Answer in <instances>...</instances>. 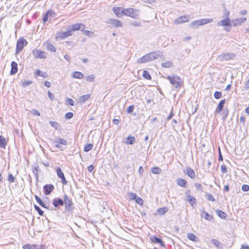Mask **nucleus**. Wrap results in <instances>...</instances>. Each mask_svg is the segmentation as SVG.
Listing matches in <instances>:
<instances>
[{"label":"nucleus","instance_id":"nucleus-39","mask_svg":"<svg viewBox=\"0 0 249 249\" xmlns=\"http://www.w3.org/2000/svg\"><path fill=\"white\" fill-rule=\"evenodd\" d=\"M173 65V63L170 61H167L164 63H162L161 65L163 68H170Z\"/></svg>","mask_w":249,"mask_h":249},{"label":"nucleus","instance_id":"nucleus-51","mask_svg":"<svg viewBox=\"0 0 249 249\" xmlns=\"http://www.w3.org/2000/svg\"><path fill=\"white\" fill-rule=\"evenodd\" d=\"M204 213H205L204 217L206 220L211 221L213 219V216L211 215H210L207 212H204Z\"/></svg>","mask_w":249,"mask_h":249},{"label":"nucleus","instance_id":"nucleus-23","mask_svg":"<svg viewBox=\"0 0 249 249\" xmlns=\"http://www.w3.org/2000/svg\"><path fill=\"white\" fill-rule=\"evenodd\" d=\"M72 33V31L70 29L66 32L61 33L59 36L61 39H64L67 37L71 36Z\"/></svg>","mask_w":249,"mask_h":249},{"label":"nucleus","instance_id":"nucleus-26","mask_svg":"<svg viewBox=\"0 0 249 249\" xmlns=\"http://www.w3.org/2000/svg\"><path fill=\"white\" fill-rule=\"evenodd\" d=\"M72 77L74 78L81 79L84 77V74L79 71H75L72 73Z\"/></svg>","mask_w":249,"mask_h":249},{"label":"nucleus","instance_id":"nucleus-16","mask_svg":"<svg viewBox=\"0 0 249 249\" xmlns=\"http://www.w3.org/2000/svg\"><path fill=\"white\" fill-rule=\"evenodd\" d=\"M71 27V30L72 32L73 31H77L78 30H81V29L85 28V26L83 24L76 23L72 25Z\"/></svg>","mask_w":249,"mask_h":249},{"label":"nucleus","instance_id":"nucleus-29","mask_svg":"<svg viewBox=\"0 0 249 249\" xmlns=\"http://www.w3.org/2000/svg\"><path fill=\"white\" fill-rule=\"evenodd\" d=\"M121 9H122L120 7H113L112 11L117 17L120 18L123 15V14H122V12L120 13Z\"/></svg>","mask_w":249,"mask_h":249},{"label":"nucleus","instance_id":"nucleus-31","mask_svg":"<svg viewBox=\"0 0 249 249\" xmlns=\"http://www.w3.org/2000/svg\"><path fill=\"white\" fill-rule=\"evenodd\" d=\"M135 141V138L133 136H128L125 140V143L128 144H132Z\"/></svg>","mask_w":249,"mask_h":249},{"label":"nucleus","instance_id":"nucleus-53","mask_svg":"<svg viewBox=\"0 0 249 249\" xmlns=\"http://www.w3.org/2000/svg\"><path fill=\"white\" fill-rule=\"evenodd\" d=\"M32 83V81L27 80L23 82L22 84V86L23 87H26V86H28L30 85H31Z\"/></svg>","mask_w":249,"mask_h":249},{"label":"nucleus","instance_id":"nucleus-37","mask_svg":"<svg viewBox=\"0 0 249 249\" xmlns=\"http://www.w3.org/2000/svg\"><path fill=\"white\" fill-rule=\"evenodd\" d=\"M47 49L48 50L52 52H56V48L54 47V46L52 44V43H49L47 45Z\"/></svg>","mask_w":249,"mask_h":249},{"label":"nucleus","instance_id":"nucleus-24","mask_svg":"<svg viewBox=\"0 0 249 249\" xmlns=\"http://www.w3.org/2000/svg\"><path fill=\"white\" fill-rule=\"evenodd\" d=\"M35 199L37 203L42 207L49 209V206H47L37 196H35Z\"/></svg>","mask_w":249,"mask_h":249},{"label":"nucleus","instance_id":"nucleus-57","mask_svg":"<svg viewBox=\"0 0 249 249\" xmlns=\"http://www.w3.org/2000/svg\"><path fill=\"white\" fill-rule=\"evenodd\" d=\"M135 200H136V202L138 204H139L140 205H142L143 204V200L141 198H140L139 197L136 196V198Z\"/></svg>","mask_w":249,"mask_h":249},{"label":"nucleus","instance_id":"nucleus-41","mask_svg":"<svg viewBox=\"0 0 249 249\" xmlns=\"http://www.w3.org/2000/svg\"><path fill=\"white\" fill-rule=\"evenodd\" d=\"M200 26L199 20H196L193 22H192L190 24V27H195V28H197L198 26Z\"/></svg>","mask_w":249,"mask_h":249},{"label":"nucleus","instance_id":"nucleus-7","mask_svg":"<svg viewBox=\"0 0 249 249\" xmlns=\"http://www.w3.org/2000/svg\"><path fill=\"white\" fill-rule=\"evenodd\" d=\"M64 204H65L66 210L68 211L70 210L73 204L71 199L69 198L66 195L64 196Z\"/></svg>","mask_w":249,"mask_h":249},{"label":"nucleus","instance_id":"nucleus-49","mask_svg":"<svg viewBox=\"0 0 249 249\" xmlns=\"http://www.w3.org/2000/svg\"><path fill=\"white\" fill-rule=\"evenodd\" d=\"M128 196L131 200H135L136 198L137 195L133 193H128Z\"/></svg>","mask_w":249,"mask_h":249},{"label":"nucleus","instance_id":"nucleus-25","mask_svg":"<svg viewBox=\"0 0 249 249\" xmlns=\"http://www.w3.org/2000/svg\"><path fill=\"white\" fill-rule=\"evenodd\" d=\"M177 183L179 186L185 187L187 184V182L184 179L179 178L177 179Z\"/></svg>","mask_w":249,"mask_h":249},{"label":"nucleus","instance_id":"nucleus-58","mask_svg":"<svg viewBox=\"0 0 249 249\" xmlns=\"http://www.w3.org/2000/svg\"><path fill=\"white\" fill-rule=\"evenodd\" d=\"M8 181L11 183L14 182L15 181V178L11 174L8 175Z\"/></svg>","mask_w":249,"mask_h":249},{"label":"nucleus","instance_id":"nucleus-1","mask_svg":"<svg viewBox=\"0 0 249 249\" xmlns=\"http://www.w3.org/2000/svg\"><path fill=\"white\" fill-rule=\"evenodd\" d=\"M173 87L176 89H180L181 87V80L179 76L177 75L167 76L166 78Z\"/></svg>","mask_w":249,"mask_h":249},{"label":"nucleus","instance_id":"nucleus-5","mask_svg":"<svg viewBox=\"0 0 249 249\" xmlns=\"http://www.w3.org/2000/svg\"><path fill=\"white\" fill-rule=\"evenodd\" d=\"M150 61L154 60L159 57H162V52L160 51H155L148 53Z\"/></svg>","mask_w":249,"mask_h":249},{"label":"nucleus","instance_id":"nucleus-42","mask_svg":"<svg viewBox=\"0 0 249 249\" xmlns=\"http://www.w3.org/2000/svg\"><path fill=\"white\" fill-rule=\"evenodd\" d=\"M221 114L223 115L222 119L224 121L228 115L229 111L227 109H224L222 110Z\"/></svg>","mask_w":249,"mask_h":249},{"label":"nucleus","instance_id":"nucleus-21","mask_svg":"<svg viewBox=\"0 0 249 249\" xmlns=\"http://www.w3.org/2000/svg\"><path fill=\"white\" fill-rule=\"evenodd\" d=\"M11 70L10 71V74L14 75L18 71V65L17 63L15 61H12L11 64Z\"/></svg>","mask_w":249,"mask_h":249},{"label":"nucleus","instance_id":"nucleus-17","mask_svg":"<svg viewBox=\"0 0 249 249\" xmlns=\"http://www.w3.org/2000/svg\"><path fill=\"white\" fill-rule=\"evenodd\" d=\"M225 103V99H223L220 101L219 103L218 104L217 107L215 109V112L217 114H220L222 110H223V108L224 107V105Z\"/></svg>","mask_w":249,"mask_h":249},{"label":"nucleus","instance_id":"nucleus-40","mask_svg":"<svg viewBox=\"0 0 249 249\" xmlns=\"http://www.w3.org/2000/svg\"><path fill=\"white\" fill-rule=\"evenodd\" d=\"M93 145L91 143H87L84 146V150L86 152H88L92 149Z\"/></svg>","mask_w":249,"mask_h":249},{"label":"nucleus","instance_id":"nucleus-54","mask_svg":"<svg viewBox=\"0 0 249 249\" xmlns=\"http://www.w3.org/2000/svg\"><path fill=\"white\" fill-rule=\"evenodd\" d=\"M73 116V114L72 112H69L65 114V118L66 119H71Z\"/></svg>","mask_w":249,"mask_h":249},{"label":"nucleus","instance_id":"nucleus-13","mask_svg":"<svg viewBox=\"0 0 249 249\" xmlns=\"http://www.w3.org/2000/svg\"><path fill=\"white\" fill-rule=\"evenodd\" d=\"M190 178L194 179L196 178V173L194 170L190 167H187L184 172Z\"/></svg>","mask_w":249,"mask_h":249},{"label":"nucleus","instance_id":"nucleus-11","mask_svg":"<svg viewBox=\"0 0 249 249\" xmlns=\"http://www.w3.org/2000/svg\"><path fill=\"white\" fill-rule=\"evenodd\" d=\"M217 25L219 26H231V20L230 18H225L217 22Z\"/></svg>","mask_w":249,"mask_h":249},{"label":"nucleus","instance_id":"nucleus-8","mask_svg":"<svg viewBox=\"0 0 249 249\" xmlns=\"http://www.w3.org/2000/svg\"><path fill=\"white\" fill-rule=\"evenodd\" d=\"M235 54L233 53H222L219 56V58L222 60H229L235 57Z\"/></svg>","mask_w":249,"mask_h":249},{"label":"nucleus","instance_id":"nucleus-45","mask_svg":"<svg viewBox=\"0 0 249 249\" xmlns=\"http://www.w3.org/2000/svg\"><path fill=\"white\" fill-rule=\"evenodd\" d=\"M95 75L94 74H91L90 75L87 76L85 77L87 81L93 82L94 81Z\"/></svg>","mask_w":249,"mask_h":249},{"label":"nucleus","instance_id":"nucleus-27","mask_svg":"<svg viewBox=\"0 0 249 249\" xmlns=\"http://www.w3.org/2000/svg\"><path fill=\"white\" fill-rule=\"evenodd\" d=\"M90 97V94H87L84 95L83 96H81L79 98V102L82 103H84L86 102Z\"/></svg>","mask_w":249,"mask_h":249},{"label":"nucleus","instance_id":"nucleus-22","mask_svg":"<svg viewBox=\"0 0 249 249\" xmlns=\"http://www.w3.org/2000/svg\"><path fill=\"white\" fill-rule=\"evenodd\" d=\"M190 192V191H188L186 192V195L188 197V201L190 202L192 206H193L194 204L196 203V199L194 196L189 195Z\"/></svg>","mask_w":249,"mask_h":249},{"label":"nucleus","instance_id":"nucleus-3","mask_svg":"<svg viewBox=\"0 0 249 249\" xmlns=\"http://www.w3.org/2000/svg\"><path fill=\"white\" fill-rule=\"evenodd\" d=\"M122 14L129 16L133 18H135L137 16V15L135 13L134 9L131 8L123 9L122 10Z\"/></svg>","mask_w":249,"mask_h":249},{"label":"nucleus","instance_id":"nucleus-56","mask_svg":"<svg viewBox=\"0 0 249 249\" xmlns=\"http://www.w3.org/2000/svg\"><path fill=\"white\" fill-rule=\"evenodd\" d=\"M242 190L244 192H247L249 190V186L247 184H243L242 186Z\"/></svg>","mask_w":249,"mask_h":249},{"label":"nucleus","instance_id":"nucleus-14","mask_svg":"<svg viewBox=\"0 0 249 249\" xmlns=\"http://www.w3.org/2000/svg\"><path fill=\"white\" fill-rule=\"evenodd\" d=\"M246 19V18L243 17L232 20V21L233 22V25L234 26H239L244 23Z\"/></svg>","mask_w":249,"mask_h":249},{"label":"nucleus","instance_id":"nucleus-64","mask_svg":"<svg viewBox=\"0 0 249 249\" xmlns=\"http://www.w3.org/2000/svg\"><path fill=\"white\" fill-rule=\"evenodd\" d=\"M230 11L228 10H226L224 12V17L226 18H229V15H230Z\"/></svg>","mask_w":249,"mask_h":249},{"label":"nucleus","instance_id":"nucleus-18","mask_svg":"<svg viewBox=\"0 0 249 249\" xmlns=\"http://www.w3.org/2000/svg\"><path fill=\"white\" fill-rule=\"evenodd\" d=\"M150 61L149 60V55L147 54H145L142 57L139 58L137 62L139 64L145 63Z\"/></svg>","mask_w":249,"mask_h":249},{"label":"nucleus","instance_id":"nucleus-59","mask_svg":"<svg viewBox=\"0 0 249 249\" xmlns=\"http://www.w3.org/2000/svg\"><path fill=\"white\" fill-rule=\"evenodd\" d=\"M211 243L216 247L218 246V245L219 244V242L217 240L214 239L211 240Z\"/></svg>","mask_w":249,"mask_h":249},{"label":"nucleus","instance_id":"nucleus-30","mask_svg":"<svg viewBox=\"0 0 249 249\" xmlns=\"http://www.w3.org/2000/svg\"><path fill=\"white\" fill-rule=\"evenodd\" d=\"M199 22L200 26L204 25L207 23H211L213 21L212 18H203L201 19H199Z\"/></svg>","mask_w":249,"mask_h":249},{"label":"nucleus","instance_id":"nucleus-9","mask_svg":"<svg viewBox=\"0 0 249 249\" xmlns=\"http://www.w3.org/2000/svg\"><path fill=\"white\" fill-rule=\"evenodd\" d=\"M56 173L58 178L61 179L62 183L64 185L67 184V181L65 178L63 172L60 167L57 168Z\"/></svg>","mask_w":249,"mask_h":249},{"label":"nucleus","instance_id":"nucleus-44","mask_svg":"<svg viewBox=\"0 0 249 249\" xmlns=\"http://www.w3.org/2000/svg\"><path fill=\"white\" fill-rule=\"evenodd\" d=\"M143 76L144 78L147 80H151V76L148 71H144L143 72Z\"/></svg>","mask_w":249,"mask_h":249},{"label":"nucleus","instance_id":"nucleus-10","mask_svg":"<svg viewBox=\"0 0 249 249\" xmlns=\"http://www.w3.org/2000/svg\"><path fill=\"white\" fill-rule=\"evenodd\" d=\"M43 189L45 194L46 195H50L54 189V186L53 184H46L44 186Z\"/></svg>","mask_w":249,"mask_h":249},{"label":"nucleus","instance_id":"nucleus-43","mask_svg":"<svg viewBox=\"0 0 249 249\" xmlns=\"http://www.w3.org/2000/svg\"><path fill=\"white\" fill-rule=\"evenodd\" d=\"M50 124L52 127H54L55 129H59V127L60 126L58 123H57V122L51 121H50Z\"/></svg>","mask_w":249,"mask_h":249},{"label":"nucleus","instance_id":"nucleus-63","mask_svg":"<svg viewBox=\"0 0 249 249\" xmlns=\"http://www.w3.org/2000/svg\"><path fill=\"white\" fill-rule=\"evenodd\" d=\"M31 112L34 115L40 116V112L36 109H32Z\"/></svg>","mask_w":249,"mask_h":249},{"label":"nucleus","instance_id":"nucleus-48","mask_svg":"<svg viewBox=\"0 0 249 249\" xmlns=\"http://www.w3.org/2000/svg\"><path fill=\"white\" fill-rule=\"evenodd\" d=\"M81 31L83 32V33H84V34L85 35L89 36H90L93 34V32H92L91 31H90L89 30H84V29H81Z\"/></svg>","mask_w":249,"mask_h":249},{"label":"nucleus","instance_id":"nucleus-19","mask_svg":"<svg viewBox=\"0 0 249 249\" xmlns=\"http://www.w3.org/2000/svg\"><path fill=\"white\" fill-rule=\"evenodd\" d=\"M150 240L153 243H159L160 244V245L161 246H162V247L164 246V242H163L160 238L157 236H152L150 237Z\"/></svg>","mask_w":249,"mask_h":249},{"label":"nucleus","instance_id":"nucleus-36","mask_svg":"<svg viewBox=\"0 0 249 249\" xmlns=\"http://www.w3.org/2000/svg\"><path fill=\"white\" fill-rule=\"evenodd\" d=\"M161 172V169L158 167H154L151 169V172L154 174H160Z\"/></svg>","mask_w":249,"mask_h":249},{"label":"nucleus","instance_id":"nucleus-62","mask_svg":"<svg viewBox=\"0 0 249 249\" xmlns=\"http://www.w3.org/2000/svg\"><path fill=\"white\" fill-rule=\"evenodd\" d=\"M221 170L223 173H225L227 172L226 166L223 164L221 166Z\"/></svg>","mask_w":249,"mask_h":249},{"label":"nucleus","instance_id":"nucleus-32","mask_svg":"<svg viewBox=\"0 0 249 249\" xmlns=\"http://www.w3.org/2000/svg\"><path fill=\"white\" fill-rule=\"evenodd\" d=\"M187 237L189 240L194 242H196L198 240L197 237L192 233H188Z\"/></svg>","mask_w":249,"mask_h":249},{"label":"nucleus","instance_id":"nucleus-47","mask_svg":"<svg viewBox=\"0 0 249 249\" xmlns=\"http://www.w3.org/2000/svg\"><path fill=\"white\" fill-rule=\"evenodd\" d=\"M34 208H35V209L38 212V214L40 215H41V216L43 215L44 212L41 210V209L39 208V206H38L36 205H34Z\"/></svg>","mask_w":249,"mask_h":249},{"label":"nucleus","instance_id":"nucleus-12","mask_svg":"<svg viewBox=\"0 0 249 249\" xmlns=\"http://www.w3.org/2000/svg\"><path fill=\"white\" fill-rule=\"evenodd\" d=\"M53 204L55 208L64 205V200L60 198H55L53 200Z\"/></svg>","mask_w":249,"mask_h":249},{"label":"nucleus","instance_id":"nucleus-55","mask_svg":"<svg viewBox=\"0 0 249 249\" xmlns=\"http://www.w3.org/2000/svg\"><path fill=\"white\" fill-rule=\"evenodd\" d=\"M195 186L196 188V189H197L198 190L202 191V185L201 184L196 183L195 184Z\"/></svg>","mask_w":249,"mask_h":249},{"label":"nucleus","instance_id":"nucleus-61","mask_svg":"<svg viewBox=\"0 0 249 249\" xmlns=\"http://www.w3.org/2000/svg\"><path fill=\"white\" fill-rule=\"evenodd\" d=\"M46 14L48 16H53L55 15V13L52 10H49L46 12Z\"/></svg>","mask_w":249,"mask_h":249},{"label":"nucleus","instance_id":"nucleus-6","mask_svg":"<svg viewBox=\"0 0 249 249\" xmlns=\"http://www.w3.org/2000/svg\"><path fill=\"white\" fill-rule=\"evenodd\" d=\"M107 23L115 27H121L123 26V23L122 21L116 19H109L107 21Z\"/></svg>","mask_w":249,"mask_h":249},{"label":"nucleus","instance_id":"nucleus-38","mask_svg":"<svg viewBox=\"0 0 249 249\" xmlns=\"http://www.w3.org/2000/svg\"><path fill=\"white\" fill-rule=\"evenodd\" d=\"M168 209L166 207H163L159 209L157 211L160 214L163 215L168 211Z\"/></svg>","mask_w":249,"mask_h":249},{"label":"nucleus","instance_id":"nucleus-2","mask_svg":"<svg viewBox=\"0 0 249 249\" xmlns=\"http://www.w3.org/2000/svg\"><path fill=\"white\" fill-rule=\"evenodd\" d=\"M27 44L28 42L26 39L23 38H19L17 42L16 53L17 54L19 53Z\"/></svg>","mask_w":249,"mask_h":249},{"label":"nucleus","instance_id":"nucleus-35","mask_svg":"<svg viewBox=\"0 0 249 249\" xmlns=\"http://www.w3.org/2000/svg\"><path fill=\"white\" fill-rule=\"evenodd\" d=\"M54 143H60V144H62L63 145H67V142L65 140H64L62 138H59L57 140H54Z\"/></svg>","mask_w":249,"mask_h":249},{"label":"nucleus","instance_id":"nucleus-50","mask_svg":"<svg viewBox=\"0 0 249 249\" xmlns=\"http://www.w3.org/2000/svg\"><path fill=\"white\" fill-rule=\"evenodd\" d=\"M222 97V93L220 91H216L214 93V97L216 99H220Z\"/></svg>","mask_w":249,"mask_h":249},{"label":"nucleus","instance_id":"nucleus-15","mask_svg":"<svg viewBox=\"0 0 249 249\" xmlns=\"http://www.w3.org/2000/svg\"><path fill=\"white\" fill-rule=\"evenodd\" d=\"M189 21V17L186 16H182L175 20L176 24H181Z\"/></svg>","mask_w":249,"mask_h":249},{"label":"nucleus","instance_id":"nucleus-46","mask_svg":"<svg viewBox=\"0 0 249 249\" xmlns=\"http://www.w3.org/2000/svg\"><path fill=\"white\" fill-rule=\"evenodd\" d=\"M206 196L208 200L212 201H214L215 199L213 195L209 193H206Z\"/></svg>","mask_w":249,"mask_h":249},{"label":"nucleus","instance_id":"nucleus-34","mask_svg":"<svg viewBox=\"0 0 249 249\" xmlns=\"http://www.w3.org/2000/svg\"><path fill=\"white\" fill-rule=\"evenodd\" d=\"M216 213H217V214L221 218H225L226 217V216H227V214L226 213H225V212L220 210H217L216 211Z\"/></svg>","mask_w":249,"mask_h":249},{"label":"nucleus","instance_id":"nucleus-28","mask_svg":"<svg viewBox=\"0 0 249 249\" xmlns=\"http://www.w3.org/2000/svg\"><path fill=\"white\" fill-rule=\"evenodd\" d=\"M7 144V142L5 138L0 135V147L1 148L5 149Z\"/></svg>","mask_w":249,"mask_h":249},{"label":"nucleus","instance_id":"nucleus-52","mask_svg":"<svg viewBox=\"0 0 249 249\" xmlns=\"http://www.w3.org/2000/svg\"><path fill=\"white\" fill-rule=\"evenodd\" d=\"M134 108H135V106L134 105H131L130 106L127 108V113L129 114V113H132L134 109Z\"/></svg>","mask_w":249,"mask_h":249},{"label":"nucleus","instance_id":"nucleus-60","mask_svg":"<svg viewBox=\"0 0 249 249\" xmlns=\"http://www.w3.org/2000/svg\"><path fill=\"white\" fill-rule=\"evenodd\" d=\"M67 103L70 106H74V102L71 98H68L66 100Z\"/></svg>","mask_w":249,"mask_h":249},{"label":"nucleus","instance_id":"nucleus-20","mask_svg":"<svg viewBox=\"0 0 249 249\" xmlns=\"http://www.w3.org/2000/svg\"><path fill=\"white\" fill-rule=\"evenodd\" d=\"M23 249H42L40 245L34 244H26L23 247Z\"/></svg>","mask_w":249,"mask_h":249},{"label":"nucleus","instance_id":"nucleus-4","mask_svg":"<svg viewBox=\"0 0 249 249\" xmlns=\"http://www.w3.org/2000/svg\"><path fill=\"white\" fill-rule=\"evenodd\" d=\"M33 55L37 58L43 59L47 57L46 53L36 49L33 51Z\"/></svg>","mask_w":249,"mask_h":249},{"label":"nucleus","instance_id":"nucleus-33","mask_svg":"<svg viewBox=\"0 0 249 249\" xmlns=\"http://www.w3.org/2000/svg\"><path fill=\"white\" fill-rule=\"evenodd\" d=\"M35 75L36 76H40L42 77H47L48 76L47 74L45 72H42L39 70H37L35 72Z\"/></svg>","mask_w":249,"mask_h":249}]
</instances>
